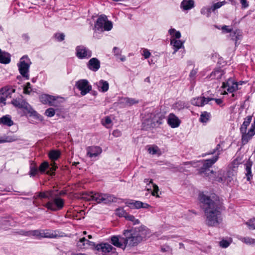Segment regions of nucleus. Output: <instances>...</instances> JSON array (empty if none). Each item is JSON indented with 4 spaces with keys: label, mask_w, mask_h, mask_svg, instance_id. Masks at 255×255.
Instances as JSON below:
<instances>
[{
    "label": "nucleus",
    "mask_w": 255,
    "mask_h": 255,
    "mask_svg": "<svg viewBox=\"0 0 255 255\" xmlns=\"http://www.w3.org/2000/svg\"><path fill=\"white\" fill-rule=\"evenodd\" d=\"M199 200L204 212L206 224L209 227H217L221 224L224 208L219 198H211L202 194L199 195Z\"/></svg>",
    "instance_id": "nucleus-1"
},
{
    "label": "nucleus",
    "mask_w": 255,
    "mask_h": 255,
    "mask_svg": "<svg viewBox=\"0 0 255 255\" xmlns=\"http://www.w3.org/2000/svg\"><path fill=\"white\" fill-rule=\"evenodd\" d=\"M121 240L125 243V248L137 246L142 240L150 236L148 229L144 225L138 228H131L124 230Z\"/></svg>",
    "instance_id": "nucleus-2"
},
{
    "label": "nucleus",
    "mask_w": 255,
    "mask_h": 255,
    "mask_svg": "<svg viewBox=\"0 0 255 255\" xmlns=\"http://www.w3.org/2000/svg\"><path fill=\"white\" fill-rule=\"evenodd\" d=\"M224 144L223 141L220 142L216 147L215 151H217V154L212 158L207 159L204 161L203 166L199 169V174H204L208 176L209 173H213L212 171H210V168L218 160L219 155L220 154L223 149L221 145Z\"/></svg>",
    "instance_id": "nucleus-3"
},
{
    "label": "nucleus",
    "mask_w": 255,
    "mask_h": 255,
    "mask_svg": "<svg viewBox=\"0 0 255 255\" xmlns=\"http://www.w3.org/2000/svg\"><path fill=\"white\" fill-rule=\"evenodd\" d=\"M56 192H58V190H54V197L51 198L50 201L44 205L45 207L52 211L60 210L64 205V200L58 197V194H56Z\"/></svg>",
    "instance_id": "nucleus-4"
},
{
    "label": "nucleus",
    "mask_w": 255,
    "mask_h": 255,
    "mask_svg": "<svg viewBox=\"0 0 255 255\" xmlns=\"http://www.w3.org/2000/svg\"><path fill=\"white\" fill-rule=\"evenodd\" d=\"M89 200L95 201L98 204H109L116 201V198L109 194L91 193Z\"/></svg>",
    "instance_id": "nucleus-5"
},
{
    "label": "nucleus",
    "mask_w": 255,
    "mask_h": 255,
    "mask_svg": "<svg viewBox=\"0 0 255 255\" xmlns=\"http://www.w3.org/2000/svg\"><path fill=\"white\" fill-rule=\"evenodd\" d=\"M31 64V62L30 59L26 55L22 56L20 58L19 63H17L19 73L22 77L25 78L26 80H28L29 79L28 73Z\"/></svg>",
    "instance_id": "nucleus-6"
},
{
    "label": "nucleus",
    "mask_w": 255,
    "mask_h": 255,
    "mask_svg": "<svg viewBox=\"0 0 255 255\" xmlns=\"http://www.w3.org/2000/svg\"><path fill=\"white\" fill-rule=\"evenodd\" d=\"M11 103L14 107L26 111L28 114H30V116H35L37 115L36 112L31 108L27 102L22 99V96H21V98L13 99Z\"/></svg>",
    "instance_id": "nucleus-7"
},
{
    "label": "nucleus",
    "mask_w": 255,
    "mask_h": 255,
    "mask_svg": "<svg viewBox=\"0 0 255 255\" xmlns=\"http://www.w3.org/2000/svg\"><path fill=\"white\" fill-rule=\"evenodd\" d=\"M76 56L80 59H88L92 56V51L84 45L76 47Z\"/></svg>",
    "instance_id": "nucleus-8"
},
{
    "label": "nucleus",
    "mask_w": 255,
    "mask_h": 255,
    "mask_svg": "<svg viewBox=\"0 0 255 255\" xmlns=\"http://www.w3.org/2000/svg\"><path fill=\"white\" fill-rule=\"evenodd\" d=\"M77 88L81 91V94L84 96L92 90V86L89 84V82L86 79H81L76 83Z\"/></svg>",
    "instance_id": "nucleus-9"
},
{
    "label": "nucleus",
    "mask_w": 255,
    "mask_h": 255,
    "mask_svg": "<svg viewBox=\"0 0 255 255\" xmlns=\"http://www.w3.org/2000/svg\"><path fill=\"white\" fill-rule=\"evenodd\" d=\"M213 100V98L205 97V96H200L193 99L191 100V104L193 105L198 107H203L206 104H212L211 101Z\"/></svg>",
    "instance_id": "nucleus-10"
},
{
    "label": "nucleus",
    "mask_w": 255,
    "mask_h": 255,
    "mask_svg": "<svg viewBox=\"0 0 255 255\" xmlns=\"http://www.w3.org/2000/svg\"><path fill=\"white\" fill-rule=\"evenodd\" d=\"M238 83L232 78H229L226 82H223L222 88L229 93H233L238 89Z\"/></svg>",
    "instance_id": "nucleus-11"
},
{
    "label": "nucleus",
    "mask_w": 255,
    "mask_h": 255,
    "mask_svg": "<svg viewBox=\"0 0 255 255\" xmlns=\"http://www.w3.org/2000/svg\"><path fill=\"white\" fill-rule=\"evenodd\" d=\"M40 101L43 104H47L50 106H56V98L53 96L48 94H42L39 97Z\"/></svg>",
    "instance_id": "nucleus-12"
},
{
    "label": "nucleus",
    "mask_w": 255,
    "mask_h": 255,
    "mask_svg": "<svg viewBox=\"0 0 255 255\" xmlns=\"http://www.w3.org/2000/svg\"><path fill=\"white\" fill-rule=\"evenodd\" d=\"M95 249L99 252H102L103 255H108V254L113 249L115 250L112 246L107 243L98 244L96 246Z\"/></svg>",
    "instance_id": "nucleus-13"
},
{
    "label": "nucleus",
    "mask_w": 255,
    "mask_h": 255,
    "mask_svg": "<svg viewBox=\"0 0 255 255\" xmlns=\"http://www.w3.org/2000/svg\"><path fill=\"white\" fill-rule=\"evenodd\" d=\"M127 205L130 209H147L150 207V205L146 203H143L140 201L132 200L126 202Z\"/></svg>",
    "instance_id": "nucleus-14"
},
{
    "label": "nucleus",
    "mask_w": 255,
    "mask_h": 255,
    "mask_svg": "<svg viewBox=\"0 0 255 255\" xmlns=\"http://www.w3.org/2000/svg\"><path fill=\"white\" fill-rule=\"evenodd\" d=\"M213 173H209V175H205L204 174H200L203 176L209 177L210 178L213 177L214 178V180L217 181L219 182H223L225 181V177L224 176L225 172L223 170H219L217 173H214L213 170H212Z\"/></svg>",
    "instance_id": "nucleus-15"
},
{
    "label": "nucleus",
    "mask_w": 255,
    "mask_h": 255,
    "mask_svg": "<svg viewBox=\"0 0 255 255\" xmlns=\"http://www.w3.org/2000/svg\"><path fill=\"white\" fill-rule=\"evenodd\" d=\"M87 66L91 71L96 72L100 68V61L97 58H92L87 63Z\"/></svg>",
    "instance_id": "nucleus-16"
},
{
    "label": "nucleus",
    "mask_w": 255,
    "mask_h": 255,
    "mask_svg": "<svg viewBox=\"0 0 255 255\" xmlns=\"http://www.w3.org/2000/svg\"><path fill=\"white\" fill-rule=\"evenodd\" d=\"M107 20V17L105 15H100L97 19L95 24V30L103 31V28L105 23V22Z\"/></svg>",
    "instance_id": "nucleus-17"
},
{
    "label": "nucleus",
    "mask_w": 255,
    "mask_h": 255,
    "mask_svg": "<svg viewBox=\"0 0 255 255\" xmlns=\"http://www.w3.org/2000/svg\"><path fill=\"white\" fill-rule=\"evenodd\" d=\"M168 124L172 128H175L179 126L180 121L175 115L170 114L168 118Z\"/></svg>",
    "instance_id": "nucleus-18"
},
{
    "label": "nucleus",
    "mask_w": 255,
    "mask_h": 255,
    "mask_svg": "<svg viewBox=\"0 0 255 255\" xmlns=\"http://www.w3.org/2000/svg\"><path fill=\"white\" fill-rule=\"evenodd\" d=\"M102 149L99 146H89L87 148V155L90 157H96L102 152Z\"/></svg>",
    "instance_id": "nucleus-19"
},
{
    "label": "nucleus",
    "mask_w": 255,
    "mask_h": 255,
    "mask_svg": "<svg viewBox=\"0 0 255 255\" xmlns=\"http://www.w3.org/2000/svg\"><path fill=\"white\" fill-rule=\"evenodd\" d=\"M123 237L113 236L111 238V243L115 247L125 249V243L123 240H121Z\"/></svg>",
    "instance_id": "nucleus-20"
},
{
    "label": "nucleus",
    "mask_w": 255,
    "mask_h": 255,
    "mask_svg": "<svg viewBox=\"0 0 255 255\" xmlns=\"http://www.w3.org/2000/svg\"><path fill=\"white\" fill-rule=\"evenodd\" d=\"M120 103L124 105V106H131L138 103V101L133 98L123 97L120 100Z\"/></svg>",
    "instance_id": "nucleus-21"
},
{
    "label": "nucleus",
    "mask_w": 255,
    "mask_h": 255,
    "mask_svg": "<svg viewBox=\"0 0 255 255\" xmlns=\"http://www.w3.org/2000/svg\"><path fill=\"white\" fill-rule=\"evenodd\" d=\"M241 133L242 134V143L243 145L246 144L255 134V133H254L253 131L251 132L250 129L248 130L247 133V131H245V132H241Z\"/></svg>",
    "instance_id": "nucleus-22"
},
{
    "label": "nucleus",
    "mask_w": 255,
    "mask_h": 255,
    "mask_svg": "<svg viewBox=\"0 0 255 255\" xmlns=\"http://www.w3.org/2000/svg\"><path fill=\"white\" fill-rule=\"evenodd\" d=\"M14 123L9 115L2 116L0 118V125H3L7 127H11L13 125Z\"/></svg>",
    "instance_id": "nucleus-23"
},
{
    "label": "nucleus",
    "mask_w": 255,
    "mask_h": 255,
    "mask_svg": "<svg viewBox=\"0 0 255 255\" xmlns=\"http://www.w3.org/2000/svg\"><path fill=\"white\" fill-rule=\"evenodd\" d=\"M253 165V162L249 159L245 163L246 167V175L248 181H250L252 179L253 175L252 174V166Z\"/></svg>",
    "instance_id": "nucleus-24"
},
{
    "label": "nucleus",
    "mask_w": 255,
    "mask_h": 255,
    "mask_svg": "<svg viewBox=\"0 0 255 255\" xmlns=\"http://www.w3.org/2000/svg\"><path fill=\"white\" fill-rule=\"evenodd\" d=\"M10 62V55L9 53L2 51L0 49V63L8 64Z\"/></svg>",
    "instance_id": "nucleus-25"
},
{
    "label": "nucleus",
    "mask_w": 255,
    "mask_h": 255,
    "mask_svg": "<svg viewBox=\"0 0 255 255\" xmlns=\"http://www.w3.org/2000/svg\"><path fill=\"white\" fill-rule=\"evenodd\" d=\"M98 89L102 92H107L109 88V85L107 81L104 80H101L99 82L96 83Z\"/></svg>",
    "instance_id": "nucleus-26"
},
{
    "label": "nucleus",
    "mask_w": 255,
    "mask_h": 255,
    "mask_svg": "<svg viewBox=\"0 0 255 255\" xmlns=\"http://www.w3.org/2000/svg\"><path fill=\"white\" fill-rule=\"evenodd\" d=\"M7 95V90L6 88L0 89V105H1V106L5 105Z\"/></svg>",
    "instance_id": "nucleus-27"
},
{
    "label": "nucleus",
    "mask_w": 255,
    "mask_h": 255,
    "mask_svg": "<svg viewBox=\"0 0 255 255\" xmlns=\"http://www.w3.org/2000/svg\"><path fill=\"white\" fill-rule=\"evenodd\" d=\"M194 7L193 0H183L181 3V8L184 10H189Z\"/></svg>",
    "instance_id": "nucleus-28"
},
{
    "label": "nucleus",
    "mask_w": 255,
    "mask_h": 255,
    "mask_svg": "<svg viewBox=\"0 0 255 255\" xmlns=\"http://www.w3.org/2000/svg\"><path fill=\"white\" fill-rule=\"evenodd\" d=\"M224 74L225 72L223 70L220 69H217L215 70L210 74L209 78L212 79H216L219 80L221 79L222 76L224 75Z\"/></svg>",
    "instance_id": "nucleus-29"
},
{
    "label": "nucleus",
    "mask_w": 255,
    "mask_h": 255,
    "mask_svg": "<svg viewBox=\"0 0 255 255\" xmlns=\"http://www.w3.org/2000/svg\"><path fill=\"white\" fill-rule=\"evenodd\" d=\"M54 190H49L46 192H41L38 193V197L40 198H46L50 200L51 198L54 197Z\"/></svg>",
    "instance_id": "nucleus-30"
},
{
    "label": "nucleus",
    "mask_w": 255,
    "mask_h": 255,
    "mask_svg": "<svg viewBox=\"0 0 255 255\" xmlns=\"http://www.w3.org/2000/svg\"><path fill=\"white\" fill-rule=\"evenodd\" d=\"M252 120V116H249L247 117L246 118H245L244 121L240 128L241 132H245V131H247V128L250 124Z\"/></svg>",
    "instance_id": "nucleus-31"
},
{
    "label": "nucleus",
    "mask_w": 255,
    "mask_h": 255,
    "mask_svg": "<svg viewBox=\"0 0 255 255\" xmlns=\"http://www.w3.org/2000/svg\"><path fill=\"white\" fill-rule=\"evenodd\" d=\"M17 140V138L15 135H3L0 136V143L4 142H11Z\"/></svg>",
    "instance_id": "nucleus-32"
},
{
    "label": "nucleus",
    "mask_w": 255,
    "mask_h": 255,
    "mask_svg": "<svg viewBox=\"0 0 255 255\" xmlns=\"http://www.w3.org/2000/svg\"><path fill=\"white\" fill-rule=\"evenodd\" d=\"M171 44L173 46L174 49L173 54H174L180 48H181L183 44V42L180 40L172 39L171 40Z\"/></svg>",
    "instance_id": "nucleus-33"
},
{
    "label": "nucleus",
    "mask_w": 255,
    "mask_h": 255,
    "mask_svg": "<svg viewBox=\"0 0 255 255\" xmlns=\"http://www.w3.org/2000/svg\"><path fill=\"white\" fill-rule=\"evenodd\" d=\"M41 234V238H55L57 236L55 232H51L49 230H42Z\"/></svg>",
    "instance_id": "nucleus-34"
},
{
    "label": "nucleus",
    "mask_w": 255,
    "mask_h": 255,
    "mask_svg": "<svg viewBox=\"0 0 255 255\" xmlns=\"http://www.w3.org/2000/svg\"><path fill=\"white\" fill-rule=\"evenodd\" d=\"M61 154L59 150H52L48 154L49 157L52 160H56L58 159Z\"/></svg>",
    "instance_id": "nucleus-35"
},
{
    "label": "nucleus",
    "mask_w": 255,
    "mask_h": 255,
    "mask_svg": "<svg viewBox=\"0 0 255 255\" xmlns=\"http://www.w3.org/2000/svg\"><path fill=\"white\" fill-rule=\"evenodd\" d=\"M115 212L117 215L120 217H124L125 219H126V216L128 215V213H127L123 208L117 209Z\"/></svg>",
    "instance_id": "nucleus-36"
},
{
    "label": "nucleus",
    "mask_w": 255,
    "mask_h": 255,
    "mask_svg": "<svg viewBox=\"0 0 255 255\" xmlns=\"http://www.w3.org/2000/svg\"><path fill=\"white\" fill-rule=\"evenodd\" d=\"M126 219L127 221L131 222L132 225H138L140 223V221L138 219H136L134 216L129 214H128V215L126 216Z\"/></svg>",
    "instance_id": "nucleus-37"
},
{
    "label": "nucleus",
    "mask_w": 255,
    "mask_h": 255,
    "mask_svg": "<svg viewBox=\"0 0 255 255\" xmlns=\"http://www.w3.org/2000/svg\"><path fill=\"white\" fill-rule=\"evenodd\" d=\"M186 107V103L183 101H181L177 102L173 105L174 108L175 109H176L178 110H182Z\"/></svg>",
    "instance_id": "nucleus-38"
},
{
    "label": "nucleus",
    "mask_w": 255,
    "mask_h": 255,
    "mask_svg": "<svg viewBox=\"0 0 255 255\" xmlns=\"http://www.w3.org/2000/svg\"><path fill=\"white\" fill-rule=\"evenodd\" d=\"M38 172V168L35 163H32L30 166L29 175L31 176H34Z\"/></svg>",
    "instance_id": "nucleus-39"
},
{
    "label": "nucleus",
    "mask_w": 255,
    "mask_h": 255,
    "mask_svg": "<svg viewBox=\"0 0 255 255\" xmlns=\"http://www.w3.org/2000/svg\"><path fill=\"white\" fill-rule=\"evenodd\" d=\"M225 3H226V1L225 0L222 1L217 2L214 3L212 6L209 9V11L212 10V11H214L216 9L219 8L222 6L224 5Z\"/></svg>",
    "instance_id": "nucleus-40"
},
{
    "label": "nucleus",
    "mask_w": 255,
    "mask_h": 255,
    "mask_svg": "<svg viewBox=\"0 0 255 255\" xmlns=\"http://www.w3.org/2000/svg\"><path fill=\"white\" fill-rule=\"evenodd\" d=\"M49 167V164L48 162L44 161L42 162L39 167V171L41 173H44L45 171L48 169Z\"/></svg>",
    "instance_id": "nucleus-41"
},
{
    "label": "nucleus",
    "mask_w": 255,
    "mask_h": 255,
    "mask_svg": "<svg viewBox=\"0 0 255 255\" xmlns=\"http://www.w3.org/2000/svg\"><path fill=\"white\" fill-rule=\"evenodd\" d=\"M210 114L207 112H204L200 116V121L202 123H206L209 119Z\"/></svg>",
    "instance_id": "nucleus-42"
},
{
    "label": "nucleus",
    "mask_w": 255,
    "mask_h": 255,
    "mask_svg": "<svg viewBox=\"0 0 255 255\" xmlns=\"http://www.w3.org/2000/svg\"><path fill=\"white\" fill-rule=\"evenodd\" d=\"M113 28V23L112 21L106 20L104 26L103 28V31H110Z\"/></svg>",
    "instance_id": "nucleus-43"
},
{
    "label": "nucleus",
    "mask_w": 255,
    "mask_h": 255,
    "mask_svg": "<svg viewBox=\"0 0 255 255\" xmlns=\"http://www.w3.org/2000/svg\"><path fill=\"white\" fill-rule=\"evenodd\" d=\"M169 33L172 36H174L175 38L179 39L181 37V33L179 31H176L174 28H171L169 30Z\"/></svg>",
    "instance_id": "nucleus-44"
},
{
    "label": "nucleus",
    "mask_w": 255,
    "mask_h": 255,
    "mask_svg": "<svg viewBox=\"0 0 255 255\" xmlns=\"http://www.w3.org/2000/svg\"><path fill=\"white\" fill-rule=\"evenodd\" d=\"M80 242L83 243V245L84 246L85 244L88 245L89 246L93 247L95 249L96 245L94 242L90 241L87 240L85 238L83 237L80 240Z\"/></svg>",
    "instance_id": "nucleus-45"
},
{
    "label": "nucleus",
    "mask_w": 255,
    "mask_h": 255,
    "mask_svg": "<svg viewBox=\"0 0 255 255\" xmlns=\"http://www.w3.org/2000/svg\"><path fill=\"white\" fill-rule=\"evenodd\" d=\"M42 230H31L29 231V237L30 236H34L39 238H41L42 235Z\"/></svg>",
    "instance_id": "nucleus-46"
},
{
    "label": "nucleus",
    "mask_w": 255,
    "mask_h": 255,
    "mask_svg": "<svg viewBox=\"0 0 255 255\" xmlns=\"http://www.w3.org/2000/svg\"><path fill=\"white\" fill-rule=\"evenodd\" d=\"M246 224L248 226V228L250 230L255 229V218H253L250 219L249 221L246 223Z\"/></svg>",
    "instance_id": "nucleus-47"
},
{
    "label": "nucleus",
    "mask_w": 255,
    "mask_h": 255,
    "mask_svg": "<svg viewBox=\"0 0 255 255\" xmlns=\"http://www.w3.org/2000/svg\"><path fill=\"white\" fill-rule=\"evenodd\" d=\"M55 110L53 108H50L45 111V115L49 117H52L54 116L55 114Z\"/></svg>",
    "instance_id": "nucleus-48"
},
{
    "label": "nucleus",
    "mask_w": 255,
    "mask_h": 255,
    "mask_svg": "<svg viewBox=\"0 0 255 255\" xmlns=\"http://www.w3.org/2000/svg\"><path fill=\"white\" fill-rule=\"evenodd\" d=\"M31 91V85L29 82H27L23 89V93L26 94H29Z\"/></svg>",
    "instance_id": "nucleus-49"
},
{
    "label": "nucleus",
    "mask_w": 255,
    "mask_h": 255,
    "mask_svg": "<svg viewBox=\"0 0 255 255\" xmlns=\"http://www.w3.org/2000/svg\"><path fill=\"white\" fill-rule=\"evenodd\" d=\"M57 168V166L55 165V163H54L53 165H52L51 167H49L48 169H47V174H50V175H53L54 174V172L56 170V168Z\"/></svg>",
    "instance_id": "nucleus-50"
},
{
    "label": "nucleus",
    "mask_w": 255,
    "mask_h": 255,
    "mask_svg": "<svg viewBox=\"0 0 255 255\" xmlns=\"http://www.w3.org/2000/svg\"><path fill=\"white\" fill-rule=\"evenodd\" d=\"M152 186H153V190L151 192L152 195H153L154 196H156L157 197H159V195H157L158 191H159L158 187L157 186V185L153 184V183L152 184Z\"/></svg>",
    "instance_id": "nucleus-51"
},
{
    "label": "nucleus",
    "mask_w": 255,
    "mask_h": 255,
    "mask_svg": "<svg viewBox=\"0 0 255 255\" xmlns=\"http://www.w3.org/2000/svg\"><path fill=\"white\" fill-rule=\"evenodd\" d=\"M54 37L58 41H62L65 38V35L63 33H57L55 34Z\"/></svg>",
    "instance_id": "nucleus-52"
},
{
    "label": "nucleus",
    "mask_w": 255,
    "mask_h": 255,
    "mask_svg": "<svg viewBox=\"0 0 255 255\" xmlns=\"http://www.w3.org/2000/svg\"><path fill=\"white\" fill-rule=\"evenodd\" d=\"M162 252H168L171 254L172 253V249L169 246H164L161 248Z\"/></svg>",
    "instance_id": "nucleus-53"
},
{
    "label": "nucleus",
    "mask_w": 255,
    "mask_h": 255,
    "mask_svg": "<svg viewBox=\"0 0 255 255\" xmlns=\"http://www.w3.org/2000/svg\"><path fill=\"white\" fill-rule=\"evenodd\" d=\"M231 36L233 40L237 41L238 39H239L240 35L239 34V32L236 31L231 33Z\"/></svg>",
    "instance_id": "nucleus-54"
},
{
    "label": "nucleus",
    "mask_w": 255,
    "mask_h": 255,
    "mask_svg": "<svg viewBox=\"0 0 255 255\" xmlns=\"http://www.w3.org/2000/svg\"><path fill=\"white\" fill-rule=\"evenodd\" d=\"M229 245V242L227 240H223L220 242V246L223 248H227Z\"/></svg>",
    "instance_id": "nucleus-55"
},
{
    "label": "nucleus",
    "mask_w": 255,
    "mask_h": 255,
    "mask_svg": "<svg viewBox=\"0 0 255 255\" xmlns=\"http://www.w3.org/2000/svg\"><path fill=\"white\" fill-rule=\"evenodd\" d=\"M112 123V120L111 118L109 117H106L105 118V120L104 122H103V125L104 126H107V125H108Z\"/></svg>",
    "instance_id": "nucleus-56"
},
{
    "label": "nucleus",
    "mask_w": 255,
    "mask_h": 255,
    "mask_svg": "<svg viewBox=\"0 0 255 255\" xmlns=\"http://www.w3.org/2000/svg\"><path fill=\"white\" fill-rule=\"evenodd\" d=\"M157 147H150L148 149V151L149 153L155 154L157 153Z\"/></svg>",
    "instance_id": "nucleus-57"
},
{
    "label": "nucleus",
    "mask_w": 255,
    "mask_h": 255,
    "mask_svg": "<svg viewBox=\"0 0 255 255\" xmlns=\"http://www.w3.org/2000/svg\"><path fill=\"white\" fill-rule=\"evenodd\" d=\"M240 2L243 8H247L249 6V3L247 0H240Z\"/></svg>",
    "instance_id": "nucleus-58"
},
{
    "label": "nucleus",
    "mask_w": 255,
    "mask_h": 255,
    "mask_svg": "<svg viewBox=\"0 0 255 255\" xmlns=\"http://www.w3.org/2000/svg\"><path fill=\"white\" fill-rule=\"evenodd\" d=\"M197 70H194V69H193L190 73V75H189V76H190V78L191 79H194L195 77V75H196L197 74Z\"/></svg>",
    "instance_id": "nucleus-59"
},
{
    "label": "nucleus",
    "mask_w": 255,
    "mask_h": 255,
    "mask_svg": "<svg viewBox=\"0 0 255 255\" xmlns=\"http://www.w3.org/2000/svg\"><path fill=\"white\" fill-rule=\"evenodd\" d=\"M244 242L247 244H252L254 243V240L250 238H244Z\"/></svg>",
    "instance_id": "nucleus-60"
},
{
    "label": "nucleus",
    "mask_w": 255,
    "mask_h": 255,
    "mask_svg": "<svg viewBox=\"0 0 255 255\" xmlns=\"http://www.w3.org/2000/svg\"><path fill=\"white\" fill-rule=\"evenodd\" d=\"M19 234L21 235L29 237V231L20 230L19 231Z\"/></svg>",
    "instance_id": "nucleus-61"
},
{
    "label": "nucleus",
    "mask_w": 255,
    "mask_h": 255,
    "mask_svg": "<svg viewBox=\"0 0 255 255\" xmlns=\"http://www.w3.org/2000/svg\"><path fill=\"white\" fill-rule=\"evenodd\" d=\"M150 55H151V54H150V52L149 51L147 50L146 49H145L143 51V55L145 59L149 58L150 57Z\"/></svg>",
    "instance_id": "nucleus-62"
},
{
    "label": "nucleus",
    "mask_w": 255,
    "mask_h": 255,
    "mask_svg": "<svg viewBox=\"0 0 255 255\" xmlns=\"http://www.w3.org/2000/svg\"><path fill=\"white\" fill-rule=\"evenodd\" d=\"M113 51L115 55H119L121 53V50L117 47H114L113 48Z\"/></svg>",
    "instance_id": "nucleus-63"
},
{
    "label": "nucleus",
    "mask_w": 255,
    "mask_h": 255,
    "mask_svg": "<svg viewBox=\"0 0 255 255\" xmlns=\"http://www.w3.org/2000/svg\"><path fill=\"white\" fill-rule=\"evenodd\" d=\"M249 129H250L251 132L253 131L254 133H255V117L253 123L252 124L251 127Z\"/></svg>",
    "instance_id": "nucleus-64"
}]
</instances>
